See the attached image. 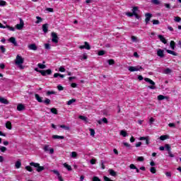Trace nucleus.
<instances>
[{"label": "nucleus", "instance_id": "obj_1", "mask_svg": "<svg viewBox=\"0 0 181 181\" xmlns=\"http://www.w3.org/2000/svg\"><path fill=\"white\" fill-rule=\"evenodd\" d=\"M23 62H25V59L21 57L20 55H17L16 58L15 63L16 66L21 69V70H23L25 69V66H23L22 64H23Z\"/></svg>", "mask_w": 181, "mask_h": 181}, {"label": "nucleus", "instance_id": "obj_2", "mask_svg": "<svg viewBox=\"0 0 181 181\" xmlns=\"http://www.w3.org/2000/svg\"><path fill=\"white\" fill-rule=\"evenodd\" d=\"M30 165L31 166H33L34 168H36V170L38 173L42 172V170H45V167L44 166H40V164L37 163H30Z\"/></svg>", "mask_w": 181, "mask_h": 181}, {"label": "nucleus", "instance_id": "obj_3", "mask_svg": "<svg viewBox=\"0 0 181 181\" xmlns=\"http://www.w3.org/2000/svg\"><path fill=\"white\" fill-rule=\"evenodd\" d=\"M144 81H146V83H149V84H151V86H148V88H151V90L156 89V86H155V83L153 82V81H152V79L148 78H145Z\"/></svg>", "mask_w": 181, "mask_h": 181}, {"label": "nucleus", "instance_id": "obj_4", "mask_svg": "<svg viewBox=\"0 0 181 181\" xmlns=\"http://www.w3.org/2000/svg\"><path fill=\"white\" fill-rule=\"evenodd\" d=\"M142 66H129L128 70L129 71H139L142 70Z\"/></svg>", "mask_w": 181, "mask_h": 181}, {"label": "nucleus", "instance_id": "obj_5", "mask_svg": "<svg viewBox=\"0 0 181 181\" xmlns=\"http://www.w3.org/2000/svg\"><path fill=\"white\" fill-rule=\"evenodd\" d=\"M37 73H40V74H42V76H46L47 74L48 76H49V74H52V69H47L46 71L45 70H40V71H37Z\"/></svg>", "mask_w": 181, "mask_h": 181}, {"label": "nucleus", "instance_id": "obj_6", "mask_svg": "<svg viewBox=\"0 0 181 181\" xmlns=\"http://www.w3.org/2000/svg\"><path fill=\"white\" fill-rule=\"evenodd\" d=\"M52 42H53V43H59V37L56 33H52Z\"/></svg>", "mask_w": 181, "mask_h": 181}, {"label": "nucleus", "instance_id": "obj_7", "mask_svg": "<svg viewBox=\"0 0 181 181\" xmlns=\"http://www.w3.org/2000/svg\"><path fill=\"white\" fill-rule=\"evenodd\" d=\"M45 152H49L50 155H53V153H54V149L53 148H49V145H45L43 148Z\"/></svg>", "mask_w": 181, "mask_h": 181}, {"label": "nucleus", "instance_id": "obj_8", "mask_svg": "<svg viewBox=\"0 0 181 181\" xmlns=\"http://www.w3.org/2000/svg\"><path fill=\"white\" fill-rule=\"evenodd\" d=\"M25 25V23H23V20H22V18H20V23L17 24L16 25V29H18V30H22V29L23 28V25Z\"/></svg>", "mask_w": 181, "mask_h": 181}, {"label": "nucleus", "instance_id": "obj_9", "mask_svg": "<svg viewBox=\"0 0 181 181\" xmlns=\"http://www.w3.org/2000/svg\"><path fill=\"white\" fill-rule=\"evenodd\" d=\"M164 52L165 51L163 49H158L157 56H158V57H160L161 59H163V57H165Z\"/></svg>", "mask_w": 181, "mask_h": 181}, {"label": "nucleus", "instance_id": "obj_10", "mask_svg": "<svg viewBox=\"0 0 181 181\" xmlns=\"http://www.w3.org/2000/svg\"><path fill=\"white\" fill-rule=\"evenodd\" d=\"M145 16H146V19H145L146 25H148V23H149V21H151V18H152V14L150 13H146L145 14Z\"/></svg>", "mask_w": 181, "mask_h": 181}, {"label": "nucleus", "instance_id": "obj_11", "mask_svg": "<svg viewBox=\"0 0 181 181\" xmlns=\"http://www.w3.org/2000/svg\"><path fill=\"white\" fill-rule=\"evenodd\" d=\"M84 45H81L79 49H86V50H90V49H91V46H90V44H88L87 42H85Z\"/></svg>", "mask_w": 181, "mask_h": 181}, {"label": "nucleus", "instance_id": "obj_12", "mask_svg": "<svg viewBox=\"0 0 181 181\" xmlns=\"http://www.w3.org/2000/svg\"><path fill=\"white\" fill-rule=\"evenodd\" d=\"M158 37L160 40V42H162V43H163L164 45H166V43H168V41L166 40V38H165V37H163V35H158Z\"/></svg>", "mask_w": 181, "mask_h": 181}, {"label": "nucleus", "instance_id": "obj_13", "mask_svg": "<svg viewBox=\"0 0 181 181\" xmlns=\"http://www.w3.org/2000/svg\"><path fill=\"white\" fill-rule=\"evenodd\" d=\"M8 42H10V43H13L15 46H18V42H16V38H15V37H10L8 39Z\"/></svg>", "mask_w": 181, "mask_h": 181}, {"label": "nucleus", "instance_id": "obj_14", "mask_svg": "<svg viewBox=\"0 0 181 181\" xmlns=\"http://www.w3.org/2000/svg\"><path fill=\"white\" fill-rule=\"evenodd\" d=\"M35 100H37L38 103H43V98L40 97L39 94L35 93Z\"/></svg>", "mask_w": 181, "mask_h": 181}, {"label": "nucleus", "instance_id": "obj_15", "mask_svg": "<svg viewBox=\"0 0 181 181\" xmlns=\"http://www.w3.org/2000/svg\"><path fill=\"white\" fill-rule=\"evenodd\" d=\"M139 12V8H138V6H134L132 8V15L134 16V15H136L138 14Z\"/></svg>", "mask_w": 181, "mask_h": 181}, {"label": "nucleus", "instance_id": "obj_16", "mask_svg": "<svg viewBox=\"0 0 181 181\" xmlns=\"http://www.w3.org/2000/svg\"><path fill=\"white\" fill-rule=\"evenodd\" d=\"M28 48L30 50H37V47L36 46V44H31L28 45Z\"/></svg>", "mask_w": 181, "mask_h": 181}, {"label": "nucleus", "instance_id": "obj_17", "mask_svg": "<svg viewBox=\"0 0 181 181\" xmlns=\"http://www.w3.org/2000/svg\"><path fill=\"white\" fill-rule=\"evenodd\" d=\"M49 25L47 23L43 24L42 25V30L44 33H46L48 31L49 29Z\"/></svg>", "mask_w": 181, "mask_h": 181}, {"label": "nucleus", "instance_id": "obj_18", "mask_svg": "<svg viewBox=\"0 0 181 181\" xmlns=\"http://www.w3.org/2000/svg\"><path fill=\"white\" fill-rule=\"evenodd\" d=\"M0 103H1V104H6V105L9 104V102L8 101V100L2 97H0Z\"/></svg>", "mask_w": 181, "mask_h": 181}, {"label": "nucleus", "instance_id": "obj_19", "mask_svg": "<svg viewBox=\"0 0 181 181\" xmlns=\"http://www.w3.org/2000/svg\"><path fill=\"white\" fill-rule=\"evenodd\" d=\"M18 111H23L25 110V106L23 104H18L17 106Z\"/></svg>", "mask_w": 181, "mask_h": 181}, {"label": "nucleus", "instance_id": "obj_20", "mask_svg": "<svg viewBox=\"0 0 181 181\" xmlns=\"http://www.w3.org/2000/svg\"><path fill=\"white\" fill-rule=\"evenodd\" d=\"M140 141H146V144L149 145V139L148 137H140Z\"/></svg>", "mask_w": 181, "mask_h": 181}, {"label": "nucleus", "instance_id": "obj_21", "mask_svg": "<svg viewBox=\"0 0 181 181\" xmlns=\"http://www.w3.org/2000/svg\"><path fill=\"white\" fill-rule=\"evenodd\" d=\"M129 168H130V169H135L136 173H139V169H138V168H136V166L135 165L131 164V165H129Z\"/></svg>", "mask_w": 181, "mask_h": 181}, {"label": "nucleus", "instance_id": "obj_22", "mask_svg": "<svg viewBox=\"0 0 181 181\" xmlns=\"http://www.w3.org/2000/svg\"><path fill=\"white\" fill-rule=\"evenodd\" d=\"M54 78H57V77H60L61 78H64V75H63L62 74H59V73H55L54 74Z\"/></svg>", "mask_w": 181, "mask_h": 181}, {"label": "nucleus", "instance_id": "obj_23", "mask_svg": "<svg viewBox=\"0 0 181 181\" xmlns=\"http://www.w3.org/2000/svg\"><path fill=\"white\" fill-rule=\"evenodd\" d=\"M108 172H109V173H110V175L111 176H114V177L117 176V173L115 172L114 170H112V169H109V170H108Z\"/></svg>", "mask_w": 181, "mask_h": 181}, {"label": "nucleus", "instance_id": "obj_24", "mask_svg": "<svg viewBox=\"0 0 181 181\" xmlns=\"http://www.w3.org/2000/svg\"><path fill=\"white\" fill-rule=\"evenodd\" d=\"M52 138L53 139H64V136H59V135H53Z\"/></svg>", "mask_w": 181, "mask_h": 181}, {"label": "nucleus", "instance_id": "obj_25", "mask_svg": "<svg viewBox=\"0 0 181 181\" xmlns=\"http://www.w3.org/2000/svg\"><path fill=\"white\" fill-rule=\"evenodd\" d=\"M166 52L167 53H168L169 54H172L173 56H177V53L170 49H166Z\"/></svg>", "mask_w": 181, "mask_h": 181}, {"label": "nucleus", "instance_id": "obj_26", "mask_svg": "<svg viewBox=\"0 0 181 181\" xmlns=\"http://www.w3.org/2000/svg\"><path fill=\"white\" fill-rule=\"evenodd\" d=\"M15 166H16V169H19L21 168V166H22V163L20 160H18L16 162Z\"/></svg>", "mask_w": 181, "mask_h": 181}, {"label": "nucleus", "instance_id": "obj_27", "mask_svg": "<svg viewBox=\"0 0 181 181\" xmlns=\"http://www.w3.org/2000/svg\"><path fill=\"white\" fill-rule=\"evenodd\" d=\"M6 128H7V129H12V123L11 122H7L6 123Z\"/></svg>", "mask_w": 181, "mask_h": 181}, {"label": "nucleus", "instance_id": "obj_28", "mask_svg": "<svg viewBox=\"0 0 181 181\" xmlns=\"http://www.w3.org/2000/svg\"><path fill=\"white\" fill-rule=\"evenodd\" d=\"M165 98L168 99V96H165L163 95H160L158 96V100L159 101H162V100H165Z\"/></svg>", "mask_w": 181, "mask_h": 181}, {"label": "nucleus", "instance_id": "obj_29", "mask_svg": "<svg viewBox=\"0 0 181 181\" xmlns=\"http://www.w3.org/2000/svg\"><path fill=\"white\" fill-rule=\"evenodd\" d=\"M170 47H171L172 50H175V47H176L175 41H171L170 43Z\"/></svg>", "mask_w": 181, "mask_h": 181}, {"label": "nucleus", "instance_id": "obj_30", "mask_svg": "<svg viewBox=\"0 0 181 181\" xmlns=\"http://www.w3.org/2000/svg\"><path fill=\"white\" fill-rule=\"evenodd\" d=\"M64 166L66 168V169H67V170H69V172L72 170L71 166L69 165L67 163H64Z\"/></svg>", "mask_w": 181, "mask_h": 181}, {"label": "nucleus", "instance_id": "obj_31", "mask_svg": "<svg viewBox=\"0 0 181 181\" xmlns=\"http://www.w3.org/2000/svg\"><path fill=\"white\" fill-rule=\"evenodd\" d=\"M60 128L65 129L66 131H70V127L66 126L64 124L60 125Z\"/></svg>", "mask_w": 181, "mask_h": 181}, {"label": "nucleus", "instance_id": "obj_32", "mask_svg": "<svg viewBox=\"0 0 181 181\" xmlns=\"http://www.w3.org/2000/svg\"><path fill=\"white\" fill-rule=\"evenodd\" d=\"M172 73V69L167 68L164 70V74H170Z\"/></svg>", "mask_w": 181, "mask_h": 181}, {"label": "nucleus", "instance_id": "obj_33", "mask_svg": "<svg viewBox=\"0 0 181 181\" xmlns=\"http://www.w3.org/2000/svg\"><path fill=\"white\" fill-rule=\"evenodd\" d=\"M169 138V136L168 135H162L160 136V141H165V139H168Z\"/></svg>", "mask_w": 181, "mask_h": 181}, {"label": "nucleus", "instance_id": "obj_34", "mask_svg": "<svg viewBox=\"0 0 181 181\" xmlns=\"http://www.w3.org/2000/svg\"><path fill=\"white\" fill-rule=\"evenodd\" d=\"M120 135H122V136H128V133H127L124 130H122L120 132Z\"/></svg>", "mask_w": 181, "mask_h": 181}, {"label": "nucleus", "instance_id": "obj_35", "mask_svg": "<svg viewBox=\"0 0 181 181\" xmlns=\"http://www.w3.org/2000/svg\"><path fill=\"white\" fill-rule=\"evenodd\" d=\"M78 118L79 119H82V121H84V122H87V117L80 115Z\"/></svg>", "mask_w": 181, "mask_h": 181}, {"label": "nucleus", "instance_id": "obj_36", "mask_svg": "<svg viewBox=\"0 0 181 181\" xmlns=\"http://www.w3.org/2000/svg\"><path fill=\"white\" fill-rule=\"evenodd\" d=\"M50 111L52 114H54L55 115H57V110L54 107L51 108Z\"/></svg>", "mask_w": 181, "mask_h": 181}, {"label": "nucleus", "instance_id": "obj_37", "mask_svg": "<svg viewBox=\"0 0 181 181\" xmlns=\"http://www.w3.org/2000/svg\"><path fill=\"white\" fill-rule=\"evenodd\" d=\"M107 63L110 66H112V64H115V61L114 59H108Z\"/></svg>", "mask_w": 181, "mask_h": 181}, {"label": "nucleus", "instance_id": "obj_38", "mask_svg": "<svg viewBox=\"0 0 181 181\" xmlns=\"http://www.w3.org/2000/svg\"><path fill=\"white\" fill-rule=\"evenodd\" d=\"M42 103H44V104H45L46 105H49V104H50V99L45 98V100Z\"/></svg>", "mask_w": 181, "mask_h": 181}, {"label": "nucleus", "instance_id": "obj_39", "mask_svg": "<svg viewBox=\"0 0 181 181\" xmlns=\"http://www.w3.org/2000/svg\"><path fill=\"white\" fill-rule=\"evenodd\" d=\"M73 103H76V99H71L67 102V105H71Z\"/></svg>", "mask_w": 181, "mask_h": 181}, {"label": "nucleus", "instance_id": "obj_40", "mask_svg": "<svg viewBox=\"0 0 181 181\" xmlns=\"http://www.w3.org/2000/svg\"><path fill=\"white\" fill-rule=\"evenodd\" d=\"M36 19H37V21H35V23H40V22H42L43 21V18H42L41 17L37 16Z\"/></svg>", "mask_w": 181, "mask_h": 181}, {"label": "nucleus", "instance_id": "obj_41", "mask_svg": "<svg viewBox=\"0 0 181 181\" xmlns=\"http://www.w3.org/2000/svg\"><path fill=\"white\" fill-rule=\"evenodd\" d=\"M37 67H39V69H46V65L43 64H37Z\"/></svg>", "mask_w": 181, "mask_h": 181}, {"label": "nucleus", "instance_id": "obj_42", "mask_svg": "<svg viewBox=\"0 0 181 181\" xmlns=\"http://www.w3.org/2000/svg\"><path fill=\"white\" fill-rule=\"evenodd\" d=\"M89 131L90 132V136H94V135H95V131L93 129H89Z\"/></svg>", "mask_w": 181, "mask_h": 181}, {"label": "nucleus", "instance_id": "obj_43", "mask_svg": "<svg viewBox=\"0 0 181 181\" xmlns=\"http://www.w3.org/2000/svg\"><path fill=\"white\" fill-rule=\"evenodd\" d=\"M98 56H104V54H105V51L104 50L98 51Z\"/></svg>", "mask_w": 181, "mask_h": 181}, {"label": "nucleus", "instance_id": "obj_44", "mask_svg": "<svg viewBox=\"0 0 181 181\" xmlns=\"http://www.w3.org/2000/svg\"><path fill=\"white\" fill-rule=\"evenodd\" d=\"M164 148H165V151H168V152L170 151V146L169 144H165Z\"/></svg>", "mask_w": 181, "mask_h": 181}, {"label": "nucleus", "instance_id": "obj_45", "mask_svg": "<svg viewBox=\"0 0 181 181\" xmlns=\"http://www.w3.org/2000/svg\"><path fill=\"white\" fill-rule=\"evenodd\" d=\"M6 6V1L0 0V6Z\"/></svg>", "mask_w": 181, "mask_h": 181}, {"label": "nucleus", "instance_id": "obj_46", "mask_svg": "<svg viewBox=\"0 0 181 181\" xmlns=\"http://www.w3.org/2000/svg\"><path fill=\"white\" fill-rule=\"evenodd\" d=\"M25 169L26 170H28V172H33V169L32 168V167L27 165L25 166Z\"/></svg>", "mask_w": 181, "mask_h": 181}, {"label": "nucleus", "instance_id": "obj_47", "mask_svg": "<svg viewBox=\"0 0 181 181\" xmlns=\"http://www.w3.org/2000/svg\"><path fill=\"white\" fill-rule=\"evenodd\" d=\"M71 156L74 158H77V152L76 151L71 152Z\"/></svg>", "mask_w": 181, "mask_h": 181}, {"label": "nucleus", "instance_id": "obj_48", "mask_svg": "<svg viewBox=\"0 0 181 181\" xmlns=\"http://www.w3.org/2000/svg\"><path fill=\"white\" fill-rule=\"evenodd\" d=\"M152 4H154V5H159L160 2H159V0H151Z\"/></svg>", "mask_w": 181, "mask_h": 181}, {"label": "nucleus", "instance_id": "obj_49", "mask_svg": "<svg viewBox=\"0 0 181 181\" xmlns=\"http://www.w3.org/2000/svg\"><path fill=\"white\" fill-rule=\"evenodd\" d=\"M7 29H8V30H11L12 32H15V28L11 27V25H6Z\"/></svg>", "mask_w": 181, "mask_h": 181}, {"label": "nucleus", "instance_id": "obj_50", "mask_svg": "<svg viewBox=\"0 0 181 181\" xmlns=\"http://www.w3.org/2000/svg\"><path fill=\"white\" fill-rule=\"evenodd\" d=\"M0 50H1V53H5V52H6V49H5V47H4V45L0 46Z\"/></svg>", "mask_w": 181, "mask_h": 181}, {"label": "nucleus", "instance_id": "obj_51", "mask_svg": "<svg viewBox=\"0 0 181 181\" xmlns=\"http://www.w3.org/2000/svg\"><path fill=\"white\" fill-rule=\"evenodd\" d=\"M152 22H153V25H159L160 23L159 20H153Z\"/></svg>", "mask_w": 181, "mask_h": 181}, {"label": "nucleus", "instance_id": "obj_52", "mask_svg": "<svg viewBox=\"0 0 181 181\" xmlns=\"http://www.w3.org/2000/svg\"><path fill=\"white\" fill-rule=\"evenodd\" d=\"M150 172L151 173H156V168H155V167H152L150 168Z\"/></svg>", "mask_w": 181, "mask_h": 181}, {"label": "nucleus", "instance_id": "obj_53", "mask_svg": "<svg viewBox=\"0 0 181 181\" xmlns=\"http://www.w3.org/2000/svg\"><path fill=\"white\" fill-rule=\"evenodd\" d=\"M52 94H56V92H55V91H53V90H52V91L48 90V91L47 92V95H52Z\"/></svg>", "mask_w": 181, "mask_h": 181}, {"label": "nucleus", "instance_id": "obj_54", "mask_svg": "<svg viewBox=\"0 0 181 181\" xmlns=\"http://www.w3.org/2000/svg\"><path fill=\"white\" fill-rule=\"evenodd\" d=\"M52 172H53L54 175H57L58 177L60 175V173H59V171H57V170H53Z\"/></svg>", "mask_w": 181, "mask_h": 181}, {"label": "nucleus", "instance_id": "obj_55", "mask_svg": "<svg viewBox=\"0 0 181 181\" xmlns=\"http://www.w3.org/2000/svg\"><path fill=\"white\" fill-rule=\"evenodd\" d=\"M0 151H1V152H6L7 148H6V147H5V146H1V147L0 148Z\"/></svg>", "mask_w": 181, "mask_h": 181}, {"label": "nucleus", "instance_id": "obj_56", "mask_svg": "<svg viewBox=\"0 0 181 181\" xmlns=\"http://www.w3.org/2000/svg\"><path fill=\"white\" fill-rule=\"evenodd\" d=\"M57 88H58L59 91H63V90H64V88L63 86H62V85H58Z\"/></svg>", "mask_w": 181, "mask_h": 181}, {"label": "nucleus", "instance_id": "obj_57", "mask_svg": "<svg viewBox=\"0 0 181 181\" xmlns=\"http://www.w3.org/2000/svg\"><path fill=\"white\" fill-rule=\"evenodd\" d=\"M137 160H139V162H144V160H145V158L142 156H140L137 158Z\"/></svg>", "mask_w": 181, "mask_h": 181}, {"label": "nucleus", "instance_id": "obj_58", "mask_svg": "<svg viewBox=\"0 0 181 181\" xmlns=\"http://www.w3.org/2000/svg\"><path fill=\"white\" fill-rule=\"evenodd\" d=\"M132 42H138V37L135 36H132Z\"/></svg>", "mask_w": 181, "mask_h": 181}, {"label": "nucleus", "instance_id": "obj_59", "mask_svg": "<svg viewBox=\"0 0 181 181\" xmlns=\"http://www.w3.org/2000/svg\"><path fill=\"white\" fill-rule=\"evenodd\" d=\"M153 122H155V119H153V117H151L149 120L150 125H152Z\"/></svg>", "mask_w": 181, "mask_h": 181}, {"label": "nucleus", "instance_id": "obj_60", "mask_svg": "<svg viewBox=\"0 0 181 181\" xmlns=\"http://www.w3.org/2000/svg\"><path fill=\"white\" fill-rule=\"evenodd\" d=\"M59 71H61V73H64V71H66V69L63 66H60Z\"/></svg>", "mask_w": 181, "mask_h": 181}, {"label": "nucleus", "instance_id": "obj_61", "mask_svg": "<svg viewBox=\"0 0 181 181\" xmlns=\"http://www.w3.org/2000/svg\"><path fill=\"white\" fill-rule=\"evenodd\" d=\"M127 16H129V18H132L134 16V14H132L131 12L126 13Z\"/></svg>", "mask_w": 181, "mask_h": 181}, {"label": "nucleus", "instance_id": "obj_62", "mask_svg": "<svg viewBox=\"0 0 181 181\" xmlns=\"http://www.w3.org/2000/svg\"><path fill=\"white\" fill-rule=\"evenodd\" d=\"M95 162H97V160L95 159H94V158H92L90 160V164L91 165H95Z\"/></svg>", "mask_w": 181, "mask_h": 181}, {"label": "nucleus", "instance_id": "obj_63", "mask_svg": "<svg viewBox=\"0 0 181 181\" xmlns=\"http://www.w3.org/2000/svg\"><path fill=\"white\" fill-rule=\"evenodd\" d=\"M93 181H101V180H100V178H98V177H93Z\"/></svg>", "mask_w": 181, "mask_h": 181}, {"label": "nucleus", "instance_id": "obj_64", "mask_svg": "<svg viewBox=\"0 0 181 181\" xmlns=\"http://www.w3.org/2000/svg\"><path fill=\"white\" fill-rule=\"evenodd\" d=\"M45 49H47V50H49V49H50V44H45Z\"/></svg>", "mask_w": 181, "mask_h": 181}]
</instances>
